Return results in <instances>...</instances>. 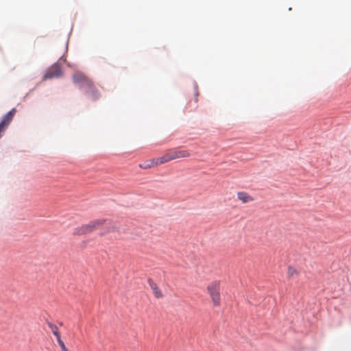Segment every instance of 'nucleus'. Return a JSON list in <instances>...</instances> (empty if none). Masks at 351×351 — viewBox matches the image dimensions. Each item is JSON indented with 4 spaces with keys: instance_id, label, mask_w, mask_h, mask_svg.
<instances>
[{
    "instance_id": "13",
    "label": "nucleus",
    "mask_w": 351,
    "mask_h": 351,
    "mask_svg": "<svg viewBox=\"0 0 351 351\" xmlns=\"http://www.w3.org/2000/svg\"><path fill=\"white\" fill-rule=\"evenodd\" d=\"M287 272L289 277H293L298 274V271L293 267H289Z\"/></svg>"
},
{
    "instance_id": "11",
    "label": "nucleus",
    "mask_w": 351,
    "mask_h": 351,
    "mask_svg": "<svg viewBox=\"0 0 351 351\" xmlns=\"http://www.w3.org/2000/svg\"><path fill=\"white\" fill-rule=\"evenodd\" d=\"M237 197L243 204L254 201V197L245 191L238 192Z\"/></svg>"
},
{
    "instance_id": "12",
    "label": "nucleus",
    "mask_w": 351,
    "mask_h": 351,
    "mask_svg": "<svg viewBox=\"0 0 351 351\" xmlns=\"http://www.w3.org/2000/svg\"><path fill=\"white\" fill-rule=\"evenodd\" d=\"M47 324H48L49 328L52 331L53 334L56 336V339L61 337L59 333V331H58V328L57 326H56L55 324H53L51 322H48Z\"/></svg>"
},
{
    "instance_id": "4",
    "label": "nucleus",
    "mask_w": 351,
    "mask_h": 351,
    "mask_svg": "<svg viewBox=\"0 0 351 351\" xmlns=\"http://www.w3.org/2000/svg\"><path fill=\"white\" fill-rule=\"evenodd\" d=\"M16 109L12 108L3 117L0 122V138L1 137L2 134L4 133L5 130L7 129V128L11 123L12 120L13 119L16 114Z\"/></svg>"
},
{
    "instance_id": "7",
    "label": "nucleus",
    "mask_w": 351,
    "mask_h": 351,
    "mask_svg": "<svg viewBox=\"0 0 351 351\" xmlns=\"http://www.w3.org/2000/svg\"><path fill=\"white\" fill-rule=\"evenodd\" d=\"M173 160L188 158L191 153L186 149L173 148L171 149Z\"/></svg>"
},
{
    "instance_id": "14",
    "label": "nucleus",
    "mask_w": 351,
    "mask_h": 351,
    "mask_svg": "<svg viewBox=\"0 0 351 351\" xmlns=\"http://www.w3.org/2000/svg\"><path fill=\"white\" fill-rule=\"evenodd\" d=\"M57 341L62 351H68V349L65 346L64 342L62 341L61 337H60L59 339H57Z\"/></svg>"
},
{
    "instance_id": "3",
    "label": "nucleus",
    "mask_w": 351,
    "mask_h": 351,
    "mask_svg": "<svg viewBox=\"0 0 351 351\" xmlns=\"http://www.w3.org/2000/svg\"><path fill=\"white\" fill-rule=\"evenodd\" d=\"M221 283L219 280H215L208 284L206 287L207 291L213 301L215 306L220 305L221 295H220Z\"/></svg>"
},
{
    "instance_id": "5",
    "label": "nucleus",
    "mask_w": 351,
    "mask_h": 351,
    "mask_svg": "<svg viewBox=\"0 0 351 351\" xmlns=\"http://www.w3.org/2000/svg\"><path fill=\"white\" fill-rule=\"evenodd\" d=\"M62 75L61 67L59 64H54L49 68L45 74L44 79H52L58 77Z\"/></svg>"
},
{
    "instance_id": "2",
    "label": "nucleus",
    "mask_w": 351,
    "mask_h": 351,
    "mask_svg": "<svg viewBox=\"0 0 351 351\" xmlns=\"http://www.w3.org/2000/svg\"><path fill=\"white\" fill-rule=\"evenodd\" d=\"M110 224L111 223L105 219H99L90 221L87 224H84L73 229V234L75 235H83L89 234L95 230L99 229L104 224Z\"/></svg>"
},
{
    "instance_id": "9",
    "label": "nucleus",
    "mask_w": 351,
    "mask_h": 351,
    "mask_svg": "<svg viewBox=\"0 0 351 351\" xmlns=\"http://www.w3.org/2000/svg\"><path fill=\"white\" fill-rule=\"evenodd\" d=\"M158 158H151L143 161L138 165V167L142 169H148L159 166Z\"/></svg>"
},
{
    "instance_id": "1",
    "label": "nucleus",
    "mask_w": 351,
    "mask_h": 351,
    "mask_svg": "<svg viewBox=\"0 0 351 351\" xmlns=\"http://www.w3.org/2000/svg\"><path fill=\"white\" fill-rule=\"evenodd\" d=\"M73 81L78 87L82 90L93 99L98 97L97 90L94 87L92 81L84 73L76 72L73 75Z\"/></svg>"
},
{
    "instance_id": "8",
    "label": "nucleus",
    "mask_w": 351,
    "mask_h": 351,
    "mask_svg": "<svg viewBox=\"0 0 351 351\" xmlns=\"http://www.w3.org/2000/svg\"><path fill=\"white\" fill-rule=\"evenodd\" d=\"M173 160L188 158L191 153L186 149L173 148L171 149Z\"/></svg>"
},
{
    "instance_id": "10",
    "label": "nucleus",
    "mask_w": 351,
    "mask_h": 351,
    "mask_svg": "<svg viewBox=\"0 0 351 351\" xmlns=\"http://www.w3.org/2000/svg\"><path fill=\"white\" fill-rule=\"evenodd\" d=\"M157 158L160 165L173 160L171 149L167 150L162 156Z\"/></svg>"
},
{
    "instance_id": "6",
    "label": "nucleus",
    "mask_w": 351,
    "mask_h": 351,
    "mask_svg": "<svg viewBox=\"0 0 351 351\" xmlns=\"http://www.w3.org/2000/svg\"><path fill=\"white\" fill-rule=\"evenodd\" d=\"M147 282L154 297L157 299L162 298L164 297V294L158 285L151 278H149Z\"/></svg>"
}]
</instances>
